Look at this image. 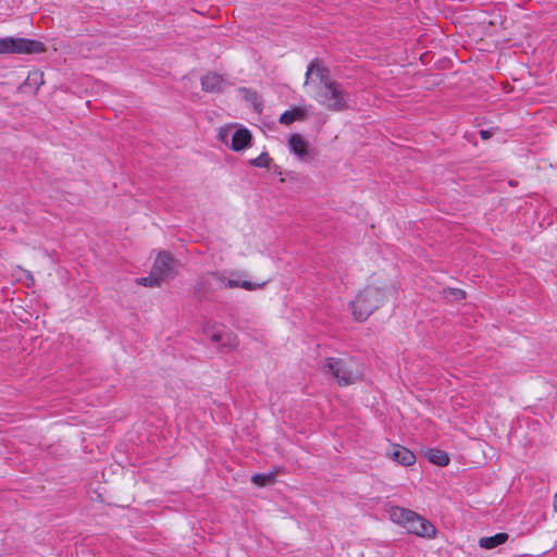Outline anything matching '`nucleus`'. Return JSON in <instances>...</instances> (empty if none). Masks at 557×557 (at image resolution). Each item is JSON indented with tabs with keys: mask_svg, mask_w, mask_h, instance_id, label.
<instances>
[{
	"mask_svg": "<svg viewBox=\"0 0 557 557\" xmlns=\"http://www.w3.org/2000/svg\"><path fill=\"white\" fill-rule=\"evenodd\" d=\"M397 294L394 284H387L382 287L367 286L349 302L351 313L356 321H366L374 311L382 307L388 296Z\"/></svg>",
	"mask_w": 557,
	"mask_h": 557,
	"instance_id": "f257e3e1",
	"label": "nucleus"
},
{
	"mask_svg": "<svg viewBox=\"0 0 557 557\" xmlns=\"http://www.w3.org/2000/svg\"><path fill=\"white\" fill-rule=\"evenodd\" d=\"M323 371L332 374L342 386L354 384L361 376L359 364L354 358L329 357L324 361Z\"/></svg>",
	"mask_w": 557,
	"mask_h": 557,
	"instance_id": "f03ea898",
	"label": "nucleus"
},
{
	"mask_svg": "<svg viewBox=\"0 0 557 557\" xmlns=\"http://www.w3.org/2000/svg\"><path fill=\"white\" fill-rule=\"evenodd\" d=\"M315 99L329 111L342 112L349 109V92L336 81L319 86Z\"/></svg>",
	"mask_w": 557,
	"mask_h": 557,
	"instance_id": "7ed1b4c3",
	"label": "nucleus"
},
{
	"mask_svg": "<svg viewBox=\"0 0 557 557\" xmlns=\"http://www.w3.org/2000/svg\"><path fill=\"white\" fill-rule=\"evenodd\" d=\"M46 51L42 41L28 38L3 37L0 38V54H34Z\"/></svg>",
	"mask_w": 557,
	"mask_h": 557,
	"instance_id": "20e7f679",
	"label": "nucleus"
},
{
	"mask_svg": "<svg viewBox=\"0 0 557 557\" xmlns=\"http://www.w3.org/2000/svg\"><path fill=\"white\" fill-rule=\"evenodd\" d=\"M176 260L168 251H161L151 268L153 275H157L162 282L173 276Z\"/></svg>",
	"mask_w": 557,
	"mask_h": 557,
	"instance_id": "39448f33",
	"label": "nucleus"
},
{
	"mask_svg": "<svg viewBox=\"0 0 557 557\" xmlns=\"http://www.w3.org/2000/svg\"><path fill=\"white\" fill-rule=\"evenodd\" d=\"M209 276H211V278L216 280L219 283H221V286H224L227 288L240 287L246 290H257V289L263 288L267 284V282L253 283V282L246 281V280L238 281V280H234V278H227L225 276V272H221V271H211V272H209Z\"/></svg>",
	"mask_w": 557,
	"mask_h": 557,
	"instance_id": "423d86ee",
	"label": "nucleus"
},
{
	"mask_svg": "<svg viewBox=\"0 0 557 557\" xmlns=\"http://www.w3.org/2000/svg\"><path fill=\"white\" fill-rule=\"evenodd\" d=\"M406 528L409 533L423 537H433L436 533L435 527L414 511H412V517H410V521Z\"/></svg>",
	"mask_w": 557,
	"mask_h": 557,
	"instance_id": "0eeeda50",
	"label": "nucleus"
},
{
	"mask_svg": "<svg viewBox=\"0 0 557 557\" xmlns=\"http://www.w3.org/2000/svg\"><path fill=\"white\" fill-rule=\"evenodd\" d=\"M386 456L404 467L412 466L417 460L416 455L410 449L399 444L389 445L386 449Z\"/></svg>",
	"mask_w": 557,
	"mask_h": 557,
	"instance_id": "6e6552de",
	"label": "nucleus"
},
{
	"mask_svg": "<svg viewBox=\"0 0 557 557\" xmlns=\"http://www.w3.org/2000/svg\"><path fill=\"white\" fill-rule=\"evenodd\" d=\"M313 74L320 81V86H325L327 83L334 82L330 78V70L318 59H314L309 63L306 72L305 84H308L310 76Z\"/></svg>",
	"mask_w": 557,
	"mask_h": 557,
	"instance_id": "1a4fd4ad",
	"label": "nucleus"
},
{
	"mask_svg": "<svg viewBox=\"0 0 557 557\" xmlns=\"http://www.w3.org/2000/svg\"><path fill=\"white\" fill-rule=\"evenodd\" d=\"M226 85L225 79L215 72H209L201 77V88L206 92L220 94Z\"/></svg>",
	"mask_w": 557,
	"mask_h": 557,
	"instance_id": "9d476101",
	"label": "nucleus"
},
{
	"mask_svg": "<svg viewBox=\"0 0 557 557\" xmlns=\"http://www.w3.org/2000/svg\"><path fill=\"white\" fill-rule=\"evenodd\" d=\"M288 147L290 152L300 160H307L310 156L309 143L300 134H292L289 136Z\"/></svg>",
	"mask_w": 557,
	"mask_h": 557,
	"instance_id": "9b49d317",
	"label": "nucleus"
},
{
	"mask_svg": "<svg viewBox=\"0 0 557 557\" xmlns=\"http://www.w3.org/2000/svg\"><path fill=\"white\" fill-rule=\"evenodd\" d=\"M251 138V134L247 128H239L232 136L231 148L234 151H242L250 147Z\"/></svg>",
	"mask_w": 557,
	"mask_h": 557,
	"instance_id": "f8f14e48",
	"label": "nucleus"
},
{
	"mask_svg": "<svg viewBox=\"0 0 557 557\" xmlns=\"http://www.w3.org/2000/svg\"><path fill=\"white\" fill-rule=\"evenodd\" d=\"M308 117V110L302 107H295L290 110L285 111L280 116V123L290 125L295 121H304Z\"/></svg>",
	"mask_w": 557,
	"mask_h": 557,
	"instance_id": "ddd939ff",
	"label": "nucleus"
},
{
	"mask_svg": "<svg viewBox=\"0 0 557 557\" xmlns=\"http://www.w3.org/2000/svg\"><path fill=\"white\" fill-rule=\"evenodd\" d=\"M424 456L430 462L440 467L448 466L450 461L449 455L438 448H428Z\"/></svg>",
	"mask_w": 557,
	"mask_h": 557,
	"instance_id": "4468645a",
	"label": "nucleus"
},
{
	"mask_svg": "<svg viewBox=\"0 0 557 557\" xmlns=\"http://www.w3.org/2000/svg\"><path fill=\"white\" fill-rule=\"evenodd\" d=\"M238 92L243 94L244 99L252 106L256 112H262L263 102L257 90L247 87H239Z\"/></svg>",
	"mask_w": 557,
	"mask_h": 557,
	"instance_id": "2eb2a0df",
	"label": "nucleus"
},
{
	"mask_svg": "<svg viewBox=\"0 0 557 557\" xmlns=\"http://www.w3.org/2000/svg\"><path fill=\"white\" fill-rule=\"evenodd\" d=\"M509 539L507 533L500 532L492 536L481 537L479 541L480 547L484 549H493L504 543H506Z\"/></svg>",
	"mask_w": 557,
	"mask_h": 557,
	"instance_id": "dca6fc26",
	"label": "nucleus"
},
{
	"mask_svg": "<svg viewBox=\"0 0 557 557\" xmlns=\"http://www.w3.org/2000/svg\"><path fill=\"white\" fill-rule=\"evenodd\" d=\"M212 292L211 288V276H209V272L206 275H202L198 278L194 293L196 297L201 300L207 297L208 294Z\"/></svg>",
	"mask_w": 557,
	"mask_h": 557,
	"instance_id": "f3484780",
	"label": "nucleus"
},
{
	"mask_svg": "<svg viewBox=\"0 0 557 557\" xmlns=\"http://www.w3.org/2000/svg\"><path fill=\"white\" fill-rule=\"evenodd\" d=\"M389 513L391 519L394 522L403 524L404 527H407L410 521V517H412V510L401 507H393Z\"/></svg>",
	"mask_w": 557,
	"mask_h": 557,
	"instance_id": "a211bd4d",
	"label": "nucleus"
},
{
	"mask_svg": "<svg viewBox=\"0 0 557 557\" xmlns=\"http://www.w3.org/2000/svg\"><path fill=\"white\" fill-rule=\"evenodd\" d=\"M275 472L269 473H255L251 476V482L258 486H267L275 482Z\"/></svg>",
	"mask_w": 557,
	"mask_h": 557,
	"instance_id": "6ab92c4d",
	"label": "nucleus"
},
{
	"mask_svg": "<svg viewBox=\"0 0 557 557\" xmlns=\"http://www.w3.org/2000/svg\"><path fill=\"white\" fill-rule=\"evenodd\" d=\"M136 282L137 284L147 287H158L162 283V281L157 275H153L152 271H150L148 276L137 278Z\"/></svg>",
	"mask_w": 557,
	"mask_h": 557,
	"instance_id": "aec40b11",
	"label": "nucleus"
},
{
	"mask_svg": "<svg viewBox=\"0 0 557 557\" xmlns=\"http://www.w3.org/2000/svg\"><path fill=\"white\" fill-rule=\"evenodd\" d=\"M272 159L268 152H262L259 157L251 159L249 163L256 168H269Z\"/></svg>",
	"mask_w": 557,
	"mask_h": 557,
	"instance_id": "412c9836",
	"label": "nucleus"
},
{
	"mask_svg": "<svg viewBox=\"0 0 557 557\" xmlns=\"http://www.w3.org/2000/svg\"><path fill=\"white\" fill-rule=\"evenodd\" d=\"M238 345L237 336L230 331H226L223 333V347H226L228 349L236 348Z\"/></svg>",
	"mask_w": 557,
	"mask_h": 557,
	"instance_id": "4be33fe9",
	"label": "nucleus"
},
{
	"mask_svg": "<svg viewBox=\"0 0 557 557\" xmlns=\"http://www.w3.org/2000/svg\"><path fill=\"white\" fill-rule=\"evenodd\" d=\"M225 330H219L210 334V339L212 343L220 344L223 347V333Z\"/></svg>",
	"mask_w": 557,
	"mask_h": 557,
	"instance_id": "5701e85b",
	"label": "nucleus"
},
{
	"mask_svg": "<svg viewBox=\"0 0 557 557\" xmlns=\"http://www.w3.org/2000/svg\"><path fill=\"white\" fill-rule=\"evenodd\" d=\"M448 293L454 296V298L456 300H461V299H465L467 294L465 290L460 289V288H449L448 289Z\"/></svg>",
	"mask_w": 557,
	"mask_h": 557,
	"instance_id": "b1692460",
	"label": "nucleus"
},
{
	"mask_svg": "<svg viewBox=\"0 0 557 557\" xmlns=\"http://www.w3.org/2000/svg\"><path fill=\"white\" fill-rule=\"evenodd\" d=\"M480 136L482 139H488L492 136V132L490 129L480 131Z\"/></svg>",
	"mask_w": 557,
	"mask_h": 557,
	"instance_id": "393cba45",
	"label": "nucleus"
},
{
	"mask_svg": "<svg viewBox=\"0 0 557 557\" xmlns=\"http://www.w3.org/2000/svg\"><path fill=\"white\" fill-rule=\"evenodd\" d=\"M553 506H554V509L557 511V493L554 496V504H553Z\"/></svg>",
	"mask_w": 557,
	"mask_h": 557,
	"instance_id": "a878e982",
	"label": "nucleus"
}]
</instances>
